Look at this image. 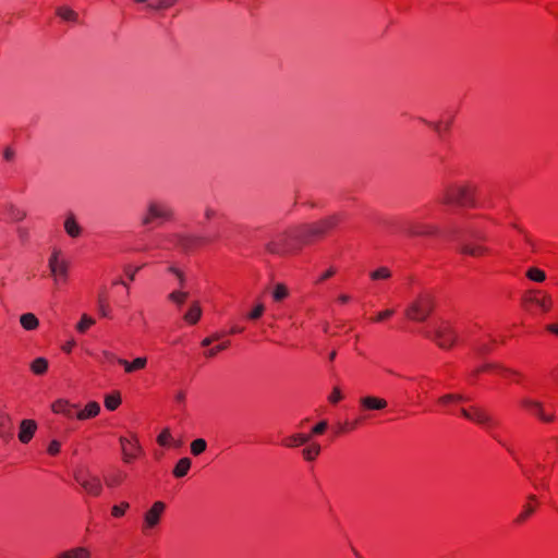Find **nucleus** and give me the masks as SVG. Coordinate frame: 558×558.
Segmentation results:
<instances>
[{"label": "nucleus", "mask_w": 558, "mask_h": 558, "mask_svg": "<svg viewBox=\"0 0 558 558\" xmlns=\"http://www.w3.org/2000/svg\"><path fill=\"white\" fill-rule=\"evenodd\" d=\"M448 235L460 240L459 252L461 254L481 257L489 252V248L483 244L486 241V235L472 226L452 229Z\"/></svg>", "instance_id": "nucleus-1"}, {"label": "nucleus", "mask_w": 558, "mask_h": 558, "mask_svg": "<svg viewBox=\"0 0 558 558\" xmlns=\"http://www.w3.org/2000/svg\"><path fill=\"white\" fill-rule=\"evenodd\" d=\"M445 205L476 207L475 189L468 184L448 185L441 195Z\"/></svg>", "instance_id": "nucleus-2"}, {"label": "nucleus", "mask_w": 558, "mask_h": 558, "mask_svg": "<svg viewBox=\"0 0 558 558\" xmlns=\"http://www.w3.org/2000/svg\"><path fill=\"white\" fill-rule=\"evenodd\" d=\"M339 221V216L333 215L318 222L295 227L294 235L303 243H308L313 239L324 236L329 230L335 228Z\"/></svg>", "instance_id": "nucleus-3"}, {"label": "nucleus", "mask_w": 558, "mask_h": 558, "mask_svg": "<svg viewBox=\"0 0 558 558\" xmlns=\"http://www.w3.org/2000/svg\"><path fill=\"white\" fill-rule=\"evenodd\" d=\"M434 310V299L428 293H422L405 308V316L412 322H425Z\"/></svg>", "instance_id": "nucleus-4"}, {"label": "nucleus", "mask_w": 558, "mask_h": 558, "mask_svg": "<svg viewBox=\"0 0 558 558\" xmlns=\"http://www.w3.org/2000/svg\"><path fill=\"white\" fill-rule=\"evenodd\" d=\"M460 413L464 418L484 427L488 432H492L497 424L486 409L476 404L470 405L469 408H461Z\"/></svg>", "instance_id": "nucleus-5"}, {"label": "nucleus", "mask_w": 558, "mask_h": 558, "mask_svg": "<svg viewBox=\"0 0 558 558\" xmlns=\"http://www.w3.org/2000/svg\"><path fill=\"white\" fill-rule=\"evenodd\" d=\"M173 216L172 208L162 202H149L141 222L143 226H149L155 221H167Z\"/></svg>", "instance_id": "nucleus-6"}, {"label": "nucleus", "mask_w": 558, "mask_h": 558, "mask_svg": "<svg viewBox=\"0 0 558 558\" xmlns=\"http://www.w3.org/2000/svg\"><path fill=\"white\" fill-rule=\"evenodd\" d=\"M295 227L278 233L267 244L266 250L271 254H284L291 247V242L303 243L294 235Z\"/></svg>", "instance_id": "nucleus-7"}, {"label": "nucleus", "mask_w": 558, "mask_h": 558, "mask_svg": "<svg viewBox=\"0 0 558 558\" xmlns=\"http://www.w3.org/2000/svg\"><path fill=\"white\" fill-rule=\"evenodd\" d=\"M426 337L432 338L441 349H450L457 341V332L447 322L436 324L433 336L426 333Z\"/></svg>", "instance_id": "nucleus-8"}, {"label": "nucleus", "mask_w": 558, "mask_h": 558, "mask_svg": "<svg viewBox=\"0 0 558 558\" xmlns=\"http://www.w3.org/2000/svg\"><path fill=\"white\" fill-rule=\"evenodd\" d=\"M403 231L409 236H433L440 234V230L436 225L416 220H408L404 222Z\"/></svg>", "instance_id": "nucleus-9"}, {"label": "nucleus", "mask_w": 558, "mask_h": 558, "mask_svg": "<svg viewBox=\"0 0 558 558\" xmlns=\"http://www.w3.org/2000/svg\"><path fill=\"white\" fill-rule=\"evenodd\" d=\"M74 478L87 494L93 496H99L101 494L102 485L97 476L77 471L74 473Z\"/></svg>", "instance_id": "nucleus-10"}, {"label": "nucleus", "mask_w": 558, "mask_h": 558, "mask_svg": "<svg viewBox=\"0 0 558 558\" xmlns=\"http://www.w3.org/2000/svg\"><path fill=\"white\" fill-rule=\"evenodd\" d=\"M166 508L162 501H156L149 510L144 514V526L143 530L154 529L158 525L161 514Z\"/></svg>", "instance_id": "nucleus-11"}, {"label": "nucleus", "mask_w": 558, "mask_h": 558, "mask_svg": "<svg viewBox=\"0 0 558 558\" xmlns=\"http://www.w3.org/2000/svg\"><path fill=\"white\" fill-rule=\"evenodd\" d=\"M120 444L123 452V459L125 462H130L142 451V447L136 439H128L125 437L120 438Z\"/></svg>", "instance_id": "nucleus-12"}, {"label": "nucleus", "mask_w": 558, "mask_h": 558, "mask_svg": "<svg viewBox=\"0 0 558 558\" xmlns=\"http://www.w3.org/2000/svg\"><path fill=\"white\" fill-rule=\"evenodd\" d=\"M522 405L529 409L535 416H537L543 422H553L555 416L554 414H546L543 409V404L538 401L532 399H523Z\"/></svg>", "instance_id": "nucleus-13"}, {"label": "nucleus", "mask_w": 558, "mask_h": 558, "mask_svg": "<svg viewBox=\"0 0 558 558\" xmlns=\"http://www.w3.org/2000/svg\"><path fill=\"white\" fill-rule=\"evenodd\" d=\"M37 429V424L34 420H23L20 424L19 440L22 444H27L34 437Z\"/></svg>", "instance_id": "nucleus-14"}, {"label": "nucleus", "mask_w": 558, "mask_h": 558, "mask_svg": "<svg viewBox=\"0 0 558 558\" xmlns=\"http://www.w3.org/2000/svg\"><path fill=\"white\" fill-rule=\"evenodd\" d=\"M51 409L57 414H63L69 418L76 417V405L71 404L65 400H57L52 403Z\"/></svg>", "instance_id": "nucleus-15"}, {"label": "nucleus", "mask_w": 558, "mask_h": 558, "mask_svg": "<svg viewBox=\"0 0 558 558\" xmlns=\"http://www.w3.org/2000/svg\"><path fill=\"white\" fill-rule=\"evenodd\" d=\"M360 403L366 410H383L387 407V401L385 399L373 396L361 398Z\"/></svg>", "instance_id": "nucleus-16"}, {"label": "nucleus", "mask_w": 558, "mask_h": 558, "mask_svg": "<svg viewBox=\"0 0 558 558\" xmlns=\"http://www.w3.org/2000/svg\"><path fill=\"white\" fill-rule=\"evenodd\" d=\"M118 363L124 367L126 373H133L135 371L142 369L147 364V359L144 356L136 357L132 362H129L124 359H117Z\"/></svg>", "instance_id": "nucleus-17"}, {"label": "nucleus", "mask_w": 558, "mask_h": 558, "mask_svg": "<svg viewBox=\"0 0 558 558\" xmlns=\"http://www.w3.org/2000/svg\"><path fill=\"white\" fill-rule=\"evenodd\" d=\"M205 240L201 236L195 235H181L178 239V244L182 247L184 251H191L198 245L203 244Z\"/></svg>", "instance_id": "nucleus-18"}, {"label": "nucleus", "mask_w": 558, "mask_h": 558, "mask_svg": "<svg viewBox=\"0 0 558 558\" xmlns=\"http://www.w3.org/2000/svg\"><path fill=\"white\" fill-rule=\"evenodd\" d=\"M490 369H496V371L500 372V374H502L505 376H508V375L518 376L519 375L518 372H515L514 369L508 368V367H506V366H504L501 364H497V363H487V364L483 365L482 367L476 368L473 372V375L476 376L481 372L490 371Z\"/></svg>", "instance_id": "nucleus-19"}, {"label": "nucleus", "mask_w": 558, "mask_h": 558, "mask_svg": "<svg viewBox=\"0 0 558 558\" xmlns=\"http://www.w3.org/2000/svg\"><path fill=\"white\" fill-rule=\"evenodd\" d=\"M90 555L88 548L80 546L62 551L57 558H90Z\"/></svg>", "instance_id": "nucleus-20"}, {"label": "nucleus", "mask_w": 558, "mask_h": 558, "mask_svg": "<svg viewBox=\"0 0 558 558\" xmlns=\"http://www.w3.org/2000/svg\"><path fill=\"white\" fill-rule=\"evenodd\" d=\"M20 324L24 330L33 331L39 327V319L33 313H25L20 316Z\"/></svg>", "instance_id": "nucleus-21"}, {"label": "nucleus", "mask_w": 558, "mask_h": 558, "mask_svg": "<svg viewBox=\"0 0 558 558\" xmlns=\"http://www.w3.org/2000/svg\"><path fill=\"white\" fill-rule=\"evenodd\" d=\"M100 411V405L96 401H90L86 404L84 410H80L76 413V418L78 420H87L90 417H95L98 415Z\"/></svg>", "instance_id": "nucleus-22"}, {"label": "nucleus", "mask_w": 558, "mask_h": 558, "mask_svg": "<svg viewBox=\"0 0 558 558\" xmlns=\"http://www.w3.org/2000/svg\"><path fill=\"white\" fill-rule=\"evenodd\" d=\"M311 436L307 434H293L286 439L284 445L289 448H296L308 444Z\"/></svg>", "instance_id": "nucleus-23"}, {"label": "nucleus", "mask_w": 558, "mask_h": 558, "mask_svg": "<svg viewBox=\"0 0 558 558\" xmlns=\"http://www.w3.org/2000/svg\"><path fill=\"white\" fill-rule=\"evenodd\" d=\"M49 362L46 357H36L31 364L29 368L34 375L43 376L47 373Z\"/></svg>", "instance_id": "nucleus-24"}, {"label": "nucleus", "mask_w": 558, "mask_h": 558, "mask_svg": "<svg viewBox=\"0 0 558 558\" xmlns=\"http://www.w3.org/2000/svg\"><path fill=\"white\" fill-rule=\"evenodd\" d=\"M64 230L71 238H77L81 234V227L73 215H69L64 221Z\"/></svg>", "instance_id": "nucleus-25"}, {"label": "nucleus", "mask_w": 558, "mask_h": 558, "mask_svg": "<svg viewBox=\"0 0 558 558\" xmlns=\"http://www.w3.org/2000/svg\"><path fill=\"white\" fill-rule=\"evenodd\" d=\"M50 269L51 276L53 277L56 283L59 281H65L68 277V263L64 260L59 265H56Z\"/></svg>", "instance_id": "nucleus-26"}, {"label": "nucleus", "mask_w": 558, "mask_h": 558, "mask_svg": "<svg viewBox=\"0 0 558 558\" xmlns=\"http://www.w3.org/2000/svg\"><path fill=\"white\" fill-rule=\"evenodd\" d=\"M322 447L317 442H308L302 450V456L306 461H314L320 453Z\"/></svg>", "instance_id": "nucleus-27"}, {"label": "nucleus", "mask_w": 558, "mask_h": 558, "mask_svg": "<svg viewBox=\"0 0 558 558\" xmlns=\"http://www.w3.org/2000/svg\"><path fill=\"white\" fill-rule=\"evenodd\" d=\"M201 316H202V308H201L198 302H194L190 306L189 311L185 313L184 319L189 324H196L199 320Z\"/></svg>", "instance_id": "nucleus-28"}, {"label": "nucleus", "mask_w": 558, "mask_h": 558, "mask_svg": "<svg viewBox=\"0 0 558 558\" xmlns=\"http://www.w3.org/2000/svg\"><path fill=\"white\" fill-rule=\"evenodd\" d=\"M191 464H192V461L190 458L180 459L173 469V475L175 477L185 476L191 468Z\"/></svg>", "instance_id": "nucleus-29"}, {"label": "nucleus", "mask_w": 558, "mask_h": 558, "mask_svg": "<svg viewBox=\"0 0 558 558\" xmlns=\"http://www.w3.org/2000/svg\"><path fill=\"white\" fill-rule=\"evenodd\" d=\"M7 423H11L9 414L0 412V437L9 439L12 437L11 427L7 428Z\"/></svg>", "instance_id": "nucleus-30"}, {"label": "nucleus", "mask_w": 558, "mask_h": 558, "mask_svg": "<svg viewBox=\"0 0 558 558\" xmlns=\"http://www.w3.org/2000/svg\"><path fill=\"white\" fill-rule=\"evenodd\" d=\"M7 213L12 221H21L26 217V211L17 206L10 204L7 207Z\"/></svg>", "instance_id": "nucleus-31"}, {"label": "nucleus", "mask_w": 558, "mask_h": 558, "mask_svg": "<svg viewBox=\"0 0 558 558\" xmlns=\"http://www.w3.org/2000/svg\"><path fill=\"white\" fill-rule=\"evenodd\" d=\"M470 400L469 397L462 395V393H448L439 398V403L441 404H448L451 402H464Z\"/></svg>", "instance_id": "nucleus-32"}, {"label": "nucleus", "mask_w": 558, "mask_h": 558, "mask_svg": "<svg viewBox=\"0 0 558 558\" xmlns=\"http://www.w3.org/2000/svg\"><path fill=\"white\" fill-rule=\"evenodd\" d=\"M57 14L63 19L64 21H69V22H77V13L74 12L72 9L70 8H66V7H62V8H59L58 11H57Z\"/></svg>", "instance_id": "nucleus-33"}, {"label": "nucleus", "mask_w": 558, "mask_h": 558, "mask_svg": "<svg viewBox=\"0 0 558 558\" xmlns=\"http://www.w3.org/2000/svg\"><path fill=\"white\" fill-rule=\"evenodd\" d=\"M207 448V442L203 438H197L191 442V453L193 456L202 454Z\"/></svg>", "instance_id": "nucleus-34"}, {"label": "nucleus", "mask_w": 558, "mask_h": 558, "mask_svg": "<svg viewBox=\"0 0 558 558\" xmlns=\"http://www.w3.org/2000/svg\"><path fill=\"white\" fill-rule=\"evenodd\" d=\"M175 2L177 0H156L155 2L149 3L148 7L155 11H165L174 5Z\"/></svg>", "instance_id": "nucleus-35"}, {"label": "nucleus", "mask_w": 558, "mask_h": 558, "mask_svg": "<svg viewBox=\"0 0 558 558\" xmlns=\"http://www.w3.org/2000/svg\"><path fill=\"white\" fill-rule=\"evenodd\" d=\"M120 403H121V398H120L119 393L108 395L105 398V407L109 411H114L120 405Z\"/></svg>", "instance_id": "nucleus-36"}, {"label": "nucleus", "mask_w": 558, "mask_h": 558, "mask_svg": "<svg viewBox=\"0 0 558 558\" xmlns=\"http://www.w3.org/2000/svg\"><path fill=\"white\" fill-rule=\"evenodd\" d=\"M95 324V319L90 316L84 314L81 318V320L76 325V330L78 332H85L90 326Z\"/></svg>", "instance_id": "nucleus-37"}, {"label": "nucleus", "mask_w": 558, "mask_h": 558, "mask_svg": "<svg viewBox=\"0 0 558 558\" xmlns=\"http://www.w3.org/2000/svg\"><path fill=\"white\" fill-rule=\"evenodd\" d=\"M189 293L184 291H173L168 295V299L177 305H182L187 299Z\"/></svg>", "instance_id": "nucleus-38"}, {"label": "nucleus", "mask_w": 558, "mask_h": 558, "mask_svg": "<svg viewBox=\"0 0 558 558\" xmlns=\"http://www.w3.org/2000/svg\"><path fill=\"white\" fill-rule=\"evenodd\" d=\"M526 276L529 279L533 280V281H536V282H542L545 280L546 278V275L543 270L538 269V268H530L527 271H526Z\"/></svg>", "instance_id": "nucleus-39"}, {"label": "nucleus", "mask_w": 558, "mask_h": 558, "mask_svg": "<svg viewBox=\"0 0 558 558\" xmlns=\"http://www.w3.org/2000/svg\"><path fill=\"white\" fill-rule=\"evenodd\" d=\"M534 510L535 508L532 505L525 504L522 512L517 517L515 522L519 524L523 523L531 514H533Z\"/></svg>", "instance_id": "nucleus-40"}, {"label": "nucleus", "mask_w": 558, "mask_h": 558, "mask_svg": "<svg viewBox=\"0 0 558 558\" xmlns=\"http://www.w3.org/2000/svg\"><path fill=\"white\" fill-rule=\"evenodd\" d=\"M287 295H288L287 287L284 284H282V283H277L275 289H274V292H272L274 300L275 301H281Z\"/></svg>", "instance_id": "nucleus-41"}, {"label": "nucleus", "mask_w": 558, "mask_h": 558, "mask_svg": "<svg viewBox=\"0 0 558 558\" xmlns=\"http://www.w3.org/2000/svg\"><path fill=\"white\" fill-rule=\"evenodd\" d=\"M391 277V272L387 267H380L373 272H371V278L373 280L388 279Z\"/></svg>", "instance_id": "nucleus-42"}, {"label": "nucleus", "mask_w": 558, "mask_h": 558, "mask_svg": "<svg viewBox=\"0 0 558 558\" xmlns=\"http://www.w3.org/2000/svg\"><path fill=\"white\" fill-rule=\"evenodd\" d=\"M452 123V118L448 119L447 121H439L436 123H429V125L433 126V129L438 133L441 134L442 132L449 131Z\"/></svg>", "instance_id": "nucleus-43"}, {"label": "nucleus", "mask_w": 558, "mask_h": 558, "mask_svg": "<svg viewBox=\"0 0 558 558\" xmlns=\"http://www.w3.org/2000/svg\"><path fill=\"white\" fill-rule=\"evenodd\" d=\"M529 301L535 303L536 305H538L544 311H548L549 307H550V304H551V299L548 295H545L543 299H538V298L533 296V298H530Z\"/></svg>", "instance_id": "nucleus-44"}, {"label": "nucleus", "mask_w": 558, "mask_h": 558, "mask_svg": "<svg viewBox=\"0 0 558 558\" xmlns=\"http://www.w3.org/2000/svg\"><path fill=\"white\" fill-rule=\"evenodd\" d=\"M130 508V505L129 502L126 501H123L121 502L120 505H116L111 508V514L114 517V518H120L122 515H124L125 511Z\"/></svg>", "instance_id": "nucleus-45"}, {"label": "nucleus", "mask_w": 558, "mask_h": 558, "mask_svg": "<svg viewBox=\"0 0 558 558\" xmlns=\"http://www.w3.org/2000/svg\"><path fill=\"white\" fill-rule=\"evenodd\" d=\"M171 438H172V436H171L170 429L167 427V428H163L162 432L157 437V442L160 446H167L169 444V441L171 440Z\"/></svg>", "instance_id": "nucleus-46"}, {"label": "nucleus", "mask_w": 558, "mask_h": 558, "mask_svg": "<svg viewBox=\"0 0 558 558\" xmlns=\"http://www.w3.org/2000/svg\"><path fill=\"white\" fill-rule=\"evenodd\" d=\"M60 254L61 252L59 250H53L52 251V254L51 256L49 257V260H48V267L51 268L56 265H59L61 264L62 262H64L63 259H60Z\"/></svg>", "instance_id": "nucleus-47"}, {"label": "nucleus", "mask_w": 558, "mask_h": 558, "mask_svg": "<svg viewBox=\"0 0 558 558\" xmlns=\"http://www.w3.org/2000/svg\"><path fill=\"white\" fill-rule=\"evenodd\" d=\"M228 345H229V342H228V341H227V342H223V343H221V344H219V345H217V347H215V348L209 349V350L206 352V355H207L208 357H214L218 352H220V351H222V350L227 349V348H228Z\"/></svg>", "instance_id": "nucleus-48"}, {"label": "nucleus", "mask_w": 558, "mask_h": 558, "mask_svg": "<svg viewBox=\"0 0 558 558\" xmlns=\"http://www.w3.org/2000/svg\"><path fill=\"white\" fill-rule=\"evenodd\" d=\"M16 233H17V236L19 239L21 240L22 243H25L28 241L29 239V231L27 228L25 227H19L16 229Z\"/></svg>", "instance_id": "nucleus-49"}, {"label": "nucleus", "mask_w": 558, "mask_h": 558, "mask_svg": "<svg viewBox=\"0 0 558 558\" xmlns=\"http://www.w3.org/2000/svg\"><path fill=\"white\" fill-rule=\"evenodd\" d=\"M263 313H264V305L263 304H258L248 314V318L250 319H257V318H259L263 315Z\"/></svg>", "instance_id": "nucleus-50"}, {"label": "nucleus", "mask_w": 558, "mask_h": 558, "mask_svg": "<svg viewBox=\"0 0 558 558\" xmlns=\"http://www.w3.org/2000/svg\"><path fill=\"white\" fill-rule=\"evenodd\" d=\"M61 444L58 440H52L48 446V453L51 456H56L60 452Z\"/></svg>", "instance_id": "nucleus-51"}, {"label": "nucleus", "mask_w": 558, "mask_h": 558, "mask_svg": "<svg viewBox=\"0 0 558 558\" xmlns=\"http://www.w3.org/2000/svg\"><path fill=\"white\" fill-rule=\"evenodd\" d=\"M342 399V393L339 388L335 387L330 396L328 397L329 402L338 403Z\"/></svg>", "instance_id": "nucleus-52"}, {"label": "nucleus", "mask_w": 558, "mask_h": 558, "mask_svg": "<svg viewBox=\"0 0 558 558\" xmlns=\"http://www.w3.org/2000/svg\"><path fill=\"white\" fill-rule=\"evenodd\" d=\"M327 426H328V424H327L326 421L319 422L318 424H316L312 428V435H320V434H323L326 430Z\"/></svg>", "instance_id": "nucleus-53"}, {"label": "nucleus", "mask_w": 558, "mask_h": 558, "mask_svg": "<svg viewBox=\"0 0 558 558\" xmlns=\"http://www.w3.org/2000/svg\"><path fill=\"white\" fill-rule=\"evenodd\" d=\"M169 271L171 274H173L175 276V278L179 279L180 286L183 287L184 282H185V277H184L183 272L180 269H178V268H175L173 266L169 267Z\"/></svg>", "instance_id": "nucleus-54"}, {"label": "nucleus", "mask_w": 558, "mask_h": 558, "mask_svg": "<svg viewBox=\"0 0 558 558\" xmlns=\"http://www.w3.org/2000/svg\"><path fill=\"white\" fill-rule=\"evenodd\" d=\"M123 480V476L121 474L113 475L106 480V484L110 487L118 486Z\"/></svg>", "instance_id": "nucleus-55"}, {"label": "nucleus", "mask_w": 558, "mask_h": 558, "mask_svg": "<svg viewBox=\"0 0 558 558\" xmlns=\"http://www.w3.org/2000/svg\"><path fill=\"white\" fill-rule=\"evenodd\" d=\"M393 315V310H386L383 312H379L376 318H374L375 322H381L384 319H387Z\"/></svg>", "instance_id": "nucleus-56"}, {"label": "nucleus", "mask_w": 558, "mask_h": 558, "mask_svg": "<svg viewBox=\"0 0 558 558\" xmlns=\"http://www.w3.org/2000/svg\"><path fill=\"white\" fill-rule=\"evenodd\" d=\"M141 269V267L131 268L130 266L125 267V274L128 278L133 281L135 279L136 272Z\"/></svg>", "instance_id": "nucleus-57"}, {"label": "nucleus", "mask_w": 558, "mask_h": 558, "mask_svg": "<svg viewBox=\"0 0 558 558\" xmlns=\"http://www.w3.org/2000/svg\"><path fill=\"white\" fill-rule=\"evenodd\" d=\"M336 274V269L330 267L327 271H325L320 277L319 279L317 280V282H320V281H324L330 277H332L333 275Z\"/></svg>", "instance_id": "nucleus-58"}, {"label": "nucleus", "mask_w": 558, "mask_h": 558, "mask_svg": "<svg viewBox=\"0 0 558 558\" xmlns=\"http://www.w3.org/2000/svg\"><path fill=\"white\" fill-rule=\"evenodd\" d=\"M98 304H99V313L101 316L104 317H107L109 314H108V308L104 302V300L100 298L99 301H98Z\"/></svg>", "instance_id": "nucleus-59"}, {"label": "nucleus", "mask_w": 558, "mask_h": 558, "mask_svg": "<svg viewBox=\"0 0 558 558\" xmlns=\"http://www.w3.org/2000/svg\"><path fill=\"white\" fill-rule=\"evenodd\" d=\"M489 351H490L489 345H488V344H485V343H483V344H478V345H477V348H476V352H477L478 354H482V355H484V354L488 353Z\"/></svg>", "instance_id": "nucleus-60"}, {"label": "nucleus", "mask_w": 558, "mask_h": 558, "mask_svg": "<svg viewBox=\"0 0 558 558\" xmlns=\"http://www.w3.org/2000/svg\"><path fill=\"white\" fill-rule=\"evenodd\" d=\"M174 399L179 403H183L185 400V393L183 391H178L174 396Z\"/></svg>", "instance_id": "nucleus-61"}, {"label": "nucleus", "mask_w": 558, "mask_h": 558, "mask_svg": "<svg viewBox=\"0 0 558 558\" xmlns=\"http://www.w3.org/2000/svg\"><path fill=\"white\" fill-rule=\"evenodd\" d=\"M13 156H14V151L11 148H7L4 150V158L7 160H11L13 158Z\"/></svg>", "instance_id": "nucleus-62"}, {"label": "nucleus", "mask_w": 558, "mask_h": 558, "mask_svg": "<svg viewBox=\"0 0 558 558\" xmlns=\"http://www.w3.org/2000/svg\"><path fill=\"white\" fill-rule=\"evenodd\" d=\"M547 330L558 336V325L557 324L548 325Z\"/></svg>", "instance_id": "nucleus-63"}, {"label": "nucleus", "mask_w": 558, "mask_h": 558, "mask_svg": "<svg viewBox=\"0 0 558 558\" xmlns=\"http://www.w3.org/2000/svg\"><path fill=\"white\" fill-rule=\"evenodd\" d=\"M215 214H216L215 210L213 208H210V207H207L205 209V216H206L207 219L213 218L215 216Z\"/></svg>", "instance_id": "nucleus-64"}]
</instances>
